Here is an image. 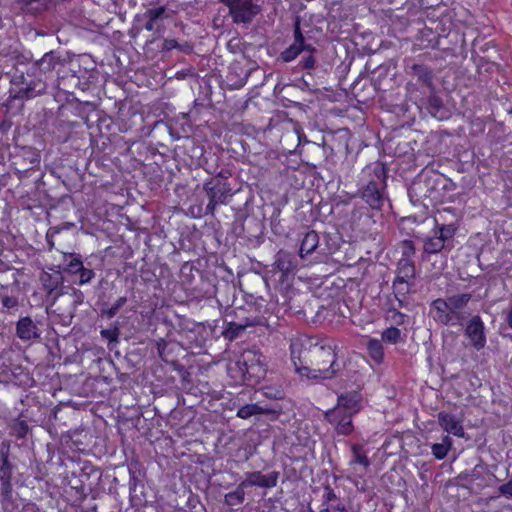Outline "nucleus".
I'll list each match as a JSON object with an SVG mask.
<instances>
[{"mask_svg": "<svg viewBox=\"0 0 512 512\" xmlns=\"http://www.w3.org/2000/svg\"><path fill=\"white\" fill-rule=\"evenodd\" d=\"M290 350L295 369L301 377L321 380L335 375L336 354L331 346L303 335L292 340Z\"/></svg>", "mask_w": 512, "mask_h": 512, "instance_id": "1", "label": "nucleus"}, {"mask_svg": "<svg viewBox=\"0 0 512 512\" xmlns=\"http://www.w3.org/2000/svg\"><path fill=\"white\" fill-rule=\"evenodd\" d=\"M387 171L383 163L373 162L366 165L360 175L361 198L372 208L380 210L387 199Z\"/></svg>", "mask_w": 512, "mask_h": 512, "instance_id": "2", "label": "nucleus"}, {"mask_svg": "<svg viewBox=\"0 0 512 512\" xmlns=\"http://www.w3.org/2000/svg\"><path fill=\"white\" fill-rule=\"evenodd\" d=\"M471 298L470 293H461L434 300L431 303L434 320L446 326H462L468 317L464 309Z\"/></svg>", "mask_w": 512, "mask_h": 512, "instance_id": "3", "label": "nucleus"}, {"mask_svg": "<svg viewBox=\"0 0 512 512\" xmlns=\"http://www.w3.org/2000/svg\"><path fill=\"white\" fill-rule=\"evenodd\" d=\"M457 231L455 224H439L435 218V228L432 234L423 239V253L425 255L438 254L452 249V239Z\"/></svg>", "mask_w": 512, "mask_h": 512, "instance_id": "4", "label": "nucleus"}, {"mask_svg": "<svg viewBox=\"0 0 512 512\" xmlns=\"http://www.w3.org/2000/svg\"><path fill=\"white\" fill-rule=\"evenodd\" d=\"M259 0H222V3L229 9V15L235 24H250L257 14L260 13L261 7Z\"/></svg>", "mask_w": 512, "mask_h": 512, "instance_id": "5", "label": "nucleus"}, {"mask_svg": "<svg viewBox=\"0 0 512 512\" xmlns=\"http://www.w3.org/2000/svg\"><path fill=\"white\" fill-rule=\"evenodd\" d=\"M204 191L207 193L209 202L206 206L207 213L213 214L217 205L227 204L232 196V188L227 181L218 178H210L203 185Z\"/></svg>", "mask_w": 512, "mask_h": 512, "instance_id": "6", "label": "nucleus"}, {"mask_svg": "<svg viewBox=\"0 0 512 512\" xmlns=\"http://www.w3.org/2000/svg\"><path fill=\"white\" fill-rule=\"evenodd\" d=\"M173 10L165 5L152 6L148 8L139 21L143 20V28L147 31L161 34L164 31V23L173 16Z\"/></svg>", "mask_w": 512, "mask_h": 512, "instance_id": "7", "label": "nucleus"}, {"mask_svg": "<svg viewBox=\"0 0 512 512\" xmlns=\"http://www.w3.org/2000/svg\"><path fill=\"white\" fill-rule=\"evenodd\" d=\"M15 97L33 98L46 89V84L40 78H33L31 75L14 76Z\"/></svg>", "mask_w": 512, "mask_h": 512, "instance_id": "8", "label": "nucleus"}, {"mask_svg": "<svg viewBox=\"0 0 512 512\" xmlns=\"http://www.w3.org/2000/svg\"><path fill=\"white\" fill-rule=\"evenodd\" d=\"M293 35V43L280 54L281 60L286 63L295 60L301 53H304L305 51L314 50V46L307 42L306 38L303 36L299 19H296L294 23Z\"/></svg>", "mask_w": 512, "mask_h": 512, "instance_id": "9", "label": "nucleus"}, {"mask_svg": "<svg viewBox=\"0 0 512 512\" xmlns=\"http://www.w3.org/2000/svg\"><path fill=\"white\" fill-rule=\"evenodd\" d=\"M465 335L476 350L486 345L485 326L479 315H474L467 323Z\"/></svg>", "mask_w": 512, "mask_h": 512, "instance_id": "10", "label": "nucleus"}, {"mask_svg": "<svg viewBox=\"0 0 512 512\" xmlns=\"http://www.w3.org/2000/svg\"><path fill=\"white\" fill-rule=\"evenodd\" d=\"M236 366L238 367L242 379L246 380V375L253 376L260 372L261 370V360L260 355H258L253 350L245 351L241 358L236 362Z\"/></svg>", "mask_w": 512, "mask_h": 512, "instance_id": "11", "label": "nucleus"}, {"mask_svg": "<svg viewBox=\"0 0 512 512\" xmlns=\"http://www.w3.org/2000/svg\"><path fill=\"white\" fill-rule=\"evenodd\" d=\"M278 475L275 471L269 474H262L260 471L246 472L245 479L241 483L245 488L250 486L272 488L277 485Z\"/></svg>", "mask_w": 512, "mask_h": 512, "instance_id": "12", "label": "nucleus"}, {"mask_svg": "<svg viewBox=\"0 0 512 512\" xmlns=\"http://www.w3.org/2000/svg\"><path fill=\"white\" fill-rule=\"evenodd\" d=\"M437 419L440 427L448 434L459 438L465 436L462 421L457 416L447 412H439Z\"/></svg>", "mask_w": 512, "mask_h": 512, "instance_id": "13", "label": "nucleus"}, {"mask_svg": "<svg viewBox=\"0 0 512 512\" xmlns=\"http://www.w3.org/2000/svg\"><path fill=\"white\" fill-rule=\"evenodd\" d=\"M413 284V281H404L400 279H395L393 281L394 300H391V311H396L398 308H402L407 305V295L410 293Z\"/></svg>", "mask_w": 512, "mask_h": 512, "instance_id": "14", "label": "nucleus"}, {"mask_svg": "<svg viewBox=\"0 0 512 512\" xmlns=\"http://www.w3.org/2000/svg\"><path fill=\"white\" fill-rule=\"evenodd\" d=\"M296 267V259L291 253L281 250L276 254L273 268L281 273V281L290 273L294 272Z\"/></svg>", "mask_w": 512, "mask_h": 512, "instance_id": "15", "label": "nucleus"}, {"mask_svg": "<svg viewBox=\"0 0 512 512\" xmlns=\"http://www.w3.org/2000/svg\"><path fill=\"white\" fill-rule=\"evenodd\" d=\"M16 335L22 341H31L40 337V330L30 317H22L16 324Z\"/></svg>", "mask_w": 512, "mask_h": 512, "instance_id": "16", "label": "nucleus"}, {"mask_svg": "<svg viewBox=\"0 0 512 512\" xmlns=\"http://www.w3.org/2000/svg\"><path fill=\"white\" fill-rule=\"evenodd\" d=\"M362 395L359 391H349L338 396L337 405L350 414H357L361 410Z\"/></svg>", "mask_w": 512, "mask_h": 512, "instance_id": "17", "label": "nucleus"}, {"mask_svg": "<svg viewBox=\"0 0 512 512\" xmlns=\"http://www.w3.org/2000/svg\"><path fill=\"white\" fill-rule=\"evenodd\" d=\"M338 412L325 413L327 421L334 426L336 431L341 435H348L353 431L352 417L353 414L348 413L344 418L338 420Z\"/></svg>", "mask_w": 512, "mask_h": 512, "instance_id": "18", "label": "nucleus"}, {"mask_svg": "<svg viewBox=\"0 0 512 512\" xmlns=\"http://www.w3.org/2000/svg\"><path fill=\"white\" fill-rule=\"evenodd\" d=\"M40 281L43 289L48 294H52L63 284L64 278L59 270H55L53 272L43 271L40 275Z\"/></svg>", "mask_w": 512, "mask_h": 512, "instance_id": "19", "label": "nucleus"}, {"mask_svg": "<svg viewBox=\"0 0 512 512\" xmlns=\"http://www.w3.org/2000/svg\"><path fill=\"white\" fill-rule=\"evenodd\" d=\"M319 245V235L316 231L311 230L306 232L301 240L299 255L304 258L313 253Z\"/></svg>", "mask_w": 512, "mask_h": 512, "instance_id": "20", "label": "nucleus"}, {"mask_svg": "<svg viewBox=\"0 0 512 512\" xmlns=\"http://www.w3.org/2000/svg\"><path fill=\"white\" fill-rule=\"evenodd\" d=\"M404 281H413L415 279V266L412 259L401 258L397 264L396 278Z\"/></svg>", "mask_w": 512, "mask_h": 512, "instance_id": "21", "label": "nucleus"}, {"mask_svg": "<svg viewBox=\"0 0 512 512\" xmlns=\"http://www.w3.org/2000/svg\"><path fill=\"white\" fill-rule=\"evenodd\" d=\"M272 412H274L272 409L259 404H246L238 409L237 417L248 419L254 415H264Z\"/></svg>", "mask_w": 512, "mask_h": 512, "instance_id": "22", "label": "nucleus"}, {"mask_svg": "<svg viewBox=\"0 0 512 512\" xmlns=\"http://www.w3.org/2000/svg\"><path fill=\"white\" fill-rule=\"evenodd\" d=\"M259 322L256 320L247 319L244 323L229 322L225 331L224 336L230 340L237 338L247 327L257 325Z\"/></svg>", "mask_w": 512, "mask_h": 512, "instance_id": "23", "label": "nucleus"}, {"mask_svg": "<svg viewBox=\"0 0 512 512\" xmlns=\"http://www.w3.org/2000/svg\"><path fill=\"white\" fill-rule=\"evenodd\" d=\"M368 354L375 364H381L384 359V349L381 340L370 338L366 344Z\"/></svg>", "mask_w": 512, "mask_h": 512, "instance_id": "24", "label": "nucleus"}, {"mask_svg": "<svg viewBox=\"0 0 512 512\" xmlns=\"http://www.w3.org/2000/svg\"><path fill=\"white\" fill-rule=\"evenodd\" d=\"M452 445H453L452 439L449 436H444L441 443H434L431 445V450H432L433 456L437 460L444 459L447 456Z\"/></svg>", "mask_w": 512, "mask_h": 512, "instance_id": "25", "label": "nucleus"}, {"mask_svg": "<svg viewBox=\"0 0 512 512\" xmlns=\"http://www.w3.org/2000/svg\"><path fill=\"white\" fill-rule=\"evenodd\" d=\"M352 458L350 460V465L359 464L363 467V470H366L370 466V460L367 457L363 446L359 444L352 445Z\"/></svg>", "mask_w": 512, "mask_h": 512, "instance_id": "26", "label": "nucleus"}, {"mask_svg": "<svg viewBox=\"0 0 512 512\" xmlns=\"http://www.w3.org/2000/svg\"><path fill=\"white\" fill-rule=\"evenodd\" d=\"M245 487L240 483L236 490L230 493H227L224 497V503L228 506L240 505L243 503L245 499Z\"/></svg>", "mask_w": 512, "mask_h": 512, "instance_id": "27", "label": "nucleus"}, {"mask_svg": "<svg viewBox=\"0 0 512 512\" xmlns=\"http://www.w3.org/2000/svg\"><path fill=\"white\" fill-rule=\"evenodd\" d=\"M58 64V58L53 52H48L37 62L38 69L47 73L52 71Z\"/></svg>", "mask_w": 512, "mask_h": 512, "instance_id": "28", "label": "nucleus"}, {"mask_svg": "<svg viewBox=\"0 0 512 512\" xmlns=\"http://www.w3.org/2000/svg\"><path fill=\"white\" fill-rule=\"evenodd\" d=\"M411 74L424 84H429L432 79L431 70L422 64H413L411 66Z\"/></svg>", "mask_w": 512, "mask_h": 512, "instance_id": "29", "label": "nucleus"}, {"mask_svg": "<svg viewBox=\"0 0 512 512\" xmlns=\"http://www.w3.org/2000/svg\"><path fill=\"white\" fill-rule=\"evenodd\" d=\"M381 338L384 342L396 344L401 338V332L396 327H389L382 332Z\"/></svg>", "mask_w": 512, "mask_h": 512, "instance_id": "30", "label": "nucleus"}, {"mask_svg": "<svg viewBox=\"0 0 512 512\" xmlns=\"http://www.w3.org/2000/svg\"><path fill=\"white\" fill-rule=\"evenodd\" d=\"M317 52V49L314 47L313 51H305V55L300 61V65L304 69H313L315 67L316 59L314 54Z\"/></svg>", "mask_w": 512, "mask_h": 512, "instance_id": "31", "label": "nucleus"}, {"mask_svg": "<svg viewBox=\"0 0 512 512\" xmlns=\"http://www.w3.org/2000/svg\"><path fill=\"white\" fill-rule=\"evenodd\" d=\"M72 259L67 265L66 270L71 274H78L84 267L83 262L79 255L71 254Z\"/></svg>", "mask_w": 512, "mask_h": 512, "instance_id": "32", "label": "nucleus"}, {"mask_svg": "<svg viewBox=\"0 0 512 512\" xmlns=\"http://www.w3.org/2000/svg\"><path fill=\"white\" fill-rule=\"evenodd\" d=\"M401 258L412 259V256L415 254V245L411 240H404L401 242Z\"/></svg>", "mask_w": 512, "mask_h": 512, "instance_id": "33", "label": "nucleus"}, {"mask_svg": "<svg viewBox=\"0 0 512 512\" xmlns=\"http://www.w3.org/2000/svg\"><path fill=\"white\" fill-rule=\"evenodd\" d=\"M0 456H1V462H2V465L0 467V471L2 473L1 476L11 477L12 467H11V464L9 462L7 452L1 451V455Z\"/></svg>", "mask_w": 512, "mask_h": 512, "instance_id": "34", "label": "nucleus"}, {"mask_svg": "<svg viewBox=\"0 0 512 512\" xmlns=\"http://www.w3.org/2000/svg\"><path fill=\"white\" fill-rule=\"evenodd\" d=\"M127 302V298L126 297H120L116 300V302L109 308L105 311V314L109 317V318H112L114 317L117 312L120 310V308H122Z\"/></svg>", "mask_w": 512, "mask_h": 512, "instance_id": "35", "label": "nucleus"}, {"mask_svg": "<svg viewBox=\"0 0 512 512\" xmlns=\"http://www.w3.org/2000/svg\"><path fill=\"white\" fill-rule=\"evenodd\" d=\"M322 498H323L322 508L326 507V505H332L331 502H335L338 500L337 495L335 494L333 489L329 486H326L324 488V494H323Z\"/></svg>", "mask_w": 512, "mask_h": 512, "instance_id": "36", "label": "nucleus"}, {"mask_svg": "<svg viewBox=\"0 0 512 512\" xmlns=\"http://www.w3.org/2000/svg\"><path fill=\"white\" fill-rule=\"evenodd\" d=\"M78 274L80 276V278H79L80 285H85L87 283H90L91 280L95 277L94 271L92 269H88L85 267H83Z\"/></svg>", "mask_w": 512, "mask_h": 512, "instance_id": "37", "label": "nucleus"}, {"mask_svg": "<svg viewBox=\"0 0 512 512\" xmlns=\"http://www.w3.org/2000/svg\"><path fill=\"white\" fill-rule=\"evenodd\" d=\"M175 48H179L183 51L189 50L190 47L188 45L180 46L175 39H165L163 42L162 49L163 50H172Z\"/></svg>", "mask_w": 512, "mask_h": 512, "instance_id": "38", "label": "nucleus"}, {"mask_svg": "<svg viewBox=\"0 0 512 512\" xmlns=\"http://www.w3.org/2000/svg\"><path fill=\"white\" fill-rule=\"evenodd\" d=\"M101 336L110 342H117L118 336H119V330L118 328L114 329H103L100 332Z\"/></svg>", "mask_w": 512, "mask_h": 512, "instance_id": "39", "label": "nucleus"}, {"mask_svg": "<svg viewBox=\"0 0 512 512\" xmlns=\"http://www.w3.org/2000/svg\"><path fill=\"white\" fill-rule=\"evenodd\" d=\"M0 481L2 494L5 496H9L12 491L11 477L1 476Z\"/></svg>", "mask_w": 512, "mask_h": 512, "instance_id": "40", "label": "nucleus"}, {"mask_svg": "<svg viewBox=\"0 0 512 512\" xmlns=\"http://www.w3.org/2000/svg\"><path fill=\"white\" fill-rule=\"evenodd\" d=\"M2 305L7 309H13L18 306V299L14 296H4L2 298Z\"/></svg>", "mask_w": 512, "mask_h": 512, "instance_id": "41", "label": "nucleus"}, {"mask_svg": "<svg viewBox=\"0 0 512 512\" xmlns=\"http://www.w3.org/2000/svg\"><path fill=\"white\" fill-rule=\"evenodd\" d=\"M321 512H347L344 505L338 503L336 505H326V507L321 508Z\"/></svg>", "mask_w": 512, "mask_h": 512, "instance_id": "42", "label": "nucleus"}, {"mask_svg": "<svg viewBox=\"0 0 512 512\" xmlns=\"http://www.w3.org/2000/svg\"><path fill=\"white\" fill-rule=\"evenodd\" d=\"M499 492L508 498H512V480L508 481L507 483L501 485L499 487Z\"/></svg>", "mask_w": 512, "mask_h": 512, "instance_id": "43", "label": "nucleus"}, {"mask_svg": "<svg viewBox=\"0 0 512 512\" xmlns=\"http://www.w3.org/2000/svg\"><path fill=\"white\" fill-rule=\"evenodd\" d=\"M338 412V420H341L342 418H344L347 414H348V411H345L343 408H341V406L339 405H336V407H334L333 409H330L328 410L326 413H333V412Z\"/></svg>", "mask_w": 512, "mask_h": 512, "instance_id": "44", "label": "nucleus"}, {"mask_svg": "<svg viewBox=\"0 0 512 512\" xmlns=\"http://www.w3.org/2000/svg\"><path fill=\"white\" fill-rule=\"evenodd\" d=\"M230 176V173L228 171H220L215 178H218L222 181H226L228 177Z\"/></svg>", "mask_w": 512, "mask_h": 512, "instance_id": "45", "label": "nucleus"}, {"mask_svg": "<svg viewBox=\"0 0 512 512\" xmlns=\"http://www.w3.org/2000/svg\"><path fill=\"white\" fill-rule=\"evenodd\" d=\"M505 321L507 325L512 329V307L508 310Z\"/></svg>", "mask_w": 512, "mask_h": 512, "instance_id": "46", "label": "nucleus"}, {"mask_svg": "<svg viewBox=\"0 0 512 512\" xmlns=\"http://www.w3.org/2000/svg\"><path fill=\"white\" fill-rule=\"evenodd\" d=\"M395 317H397V319H396L395 321H396L398 324H400V323H402V322H403V319H404L405 315H404V314H402V313H398V312H396V313H395Z\"/></svg>", "mask_w": 512, "mask_h": 512, "instance_id": "47", "label": "nucleus"}, {"mask_svg": "<svg viewBox=\"0 0 512 512\" xmlns=\"http://www.w3.org/2000/svg\"><path fill=\"white\" fill-rule=\"evenodd\" d=\"M20 427H21V430L23 431V433H25L28 428L27 424L24 421H22L20 423Z\"/></svg>", "mask_w": 512, "mask_h": 512, "instance_id": "48", "label": "nucleus"}, {"mask_svg": "<svg viewBox=\"0 0 512 512\" xmlns=\"http://www.w3.org/2000/svg\"><path fill=\"white\" fill-rule=\"evenodd\" d=\"M274 398H281V395L277 396V394H275Z\"/></svg>", "mask_w": 512, "mask_h": 512, "instance_id": "49", "label": "nucleus"}]
</instances>
